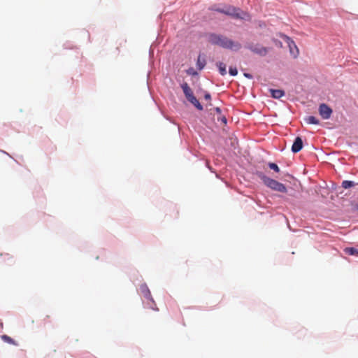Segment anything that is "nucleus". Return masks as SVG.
Masks as SVG:
<instances>
[{
    "label": "nucleus",
    "mask_w": 358,
    "mask_h": 358,
    "mask_svg": "<svg viewBox=\"0 0 358 358\" xmlns=\"http://www.w3.org/2000/svg\"><path fill=\"white\" fill-rule=\"evenodd\" d=\"M209 41L213 45H217L223 48L234 51H238L241 48V44L240 43L234 41L221 35L211 34L209 37Z\"/></svg>",
    "instance_id": "nucleus-1"
},
{
    "label": "nucleus",
    "mask_w": 358,
    "mask_h": 358,
    "mask_svg": "<svg viewBox=\"0 0 358 358\" xmlns=\"http://www.w3.org/2000/svg\"><path fill=\"white\" fill-rule=\"evenodd\" d=\"M257 176L262 180L264 184L271 189L272 190L277 191L282 193L287 192V189L285 185L274 179L267 177L263 172L257 171Z\"/></svg>",
    "instance_id": "nucleus-2"
},
{
    "label": "nucleus",
    "mask_w": 358,
    "mask_h": 358,
    "mask_svg": "<svg viewBox=\"0 0 358 358\" xmlns=\"http://www.w3.org/2000/svg\"><path fill=\"white\" fill-rule=\"evenodd\" d=\"M246 48L252 51L253 53L260 56H265L268 52V48L262 46L258 43H248L245 46Z\"/></svg>",
    "instance_id": "nucleus-3"
},
{
    "label": "nucleus",
    "mask_w": 358,
    "mask_h": 358,
    "mask_svg": "<svg viewBox=\"0 0 358 358\" xmlns=\"http://www.w3.org/2000/svg\"><path fill=\"white\" fill-rule=\"evenodd\" d=\"M141 293L143 294V296L148 299V301H150L151 302V304L150 305V307L153 309V310H158V308L156 307V304L155 303V301H153L152 298V296H151V293L149 290V289L148 288V287L146 285H141Z\"/></svg>",
    "instance_id": "nucleus-4"
},
{
    "label": "nucleus",
    "mask_w": 358,
    "mask_h": 358,
    "mask_svg": "<svg viewBox=\"0 0 358 358\" xmlns=\"http://www.w3.org/2000/svg\"><path fill=\"white\" fill-rule=\"evenodd\" d=\"M332 112V109L326 103H322L319 106V113L324 120L329 119Z\"/></svg>",
    "instance_id": "nucleus-5"
},
{
    "label": "nucleus",
    "mask_w": 358,
    "mask_h": 358,
    "mask_svg": "<svg viewBox=\"0 0 358 358\" xmlns=\"http://www.w3.org/2000/svg\"><path fill=\"white\" fill-rule=\"evenodd\" d=\"M303 148V141L301 137L298 136L295 138L292 146V151L294 153L299 152Z\"/></svg>",
    "instance_id": "nucleus-6"
},
{
    "label": "nucleus",
    "mask_w": 358,
    "mask_h": 358,
    "mask_svg": "<svg viewBox=\"0 0 358 358\" xmlns=\"http://www.w3.org/2000/svg\"><path fill=\"white\" fill-rule=\"evenodd\" d=\"M181 88L182 89L183 93L187 100L194 95L192 89L187 83H182L181 85Z\"/></svg>",
    "instance_id": "nucleus-7"
},
{
    "label": "nucleus",
    "mask_w": 358,
    "mask_h": 358,
    "mask_svg": "<svg viewBox=\"0 0 358 358\" xmlns=\"http://www.w3.org/2000/svg\"><path fill=\"white\" fill-rule=\"evenodd\" d=\"M238 9L236 8H229L227 10H219L220 12L226 13L227 15H234L239 18H243V17L241 16L239 13H238Z\"/></svg>",
    "instance_id": "nucleus-8"
},
{
    "label": "nucleus",
    "mask_w": 358,
    "mask_h": 358,
    "mask_svg": "<svg viewBox=\"0 0 358 358\" xmlns=\"http://www.w3.org/2000/svg\"><path fill=\"white\" fill-rule=\"evenodd\" d=\"M271 95L273 98L280 99L285 95V92L281 90H269Z\"/></svg>",
    "instance_id": "nucleus-9"
},
{
    "label": "nucleus",
    "mask_w": 358,
    "mask_h": 358,
    "mask_svg": "<svg viewBox=\"0 0 358 358\" xmlns=\"http://www.w3.org/2000/svg\"><path fill=\"white\" fill-rule=\"evenodd\" d=\"M188 101L192 103L198 110H202L203 106L199 103V101L197 100V99L193 95L191 98L188 99Z\"/></svg>",
    "instance_id": "nucleus-10"
},
{
    "label": "nucleus",
    "mask_w": 358,
    "mask_h": 358,
    "mask_svg": "<svg viewBox=\"0 0 358 358\" xmlns=\"http://www.w3.org/2000/svg\"><path fill=\"white\" fill-rule=\"evenodd\" d=\"M345 252L349 255L358 256V250L355 248H346L344 250Z\"/></svg>",
    "instance_id": "nucleus-11"
},
{
    "label": "nucleus",
    "mask_w": 358,
    "mask_h": 358,
    "mask_svg": "<svg viewBox=\"0 0 358 358\" xmlns=\"http://www.w3.org/2000/svg\"><path fill=\"white\" fill-rule=\"evenodd\" d=\"M217 66L219 69V71L222 76L227 74L226 65L222 62H218Z\"/></svg>",
    "instance_id": "nucleus-12"
},
{
    "label": "nucleus",
    "mask_w": 358,
    "mask_h": 358,
    "mask_svg": "<svg viewBox=\"0 0 358 358\" xmlns=\"http://www.w3.org/2000/svg\"><path fill=\"white\" fill-rule=\"evenodd\" d=\"M305 120L308 124H318L320 122L319 120L314 116H308L305 119Z\"/></svg>",
    "instance_id": "nucleus-13"
},
{
    "label": "nucleus",
    "mask_w": 358,
    "mask_h": 358,
    "mask_svg": "<svg viewBox=\"0 0 358 358\" xmlns=\"http://www.w3.org/2000/svg\"><path fill=\"white\" fill-rule=\"evenodd\" d=\"M206 64V62L204 59H201V56L199 55L197 59V63L196 65L199 70H201Z\"/></svg>",
    "instance_id": "nucleus-14"
},
{
    "label": "nucleus",
    "mask_w": 358,
    "mask_h": 358,
    "mask_svg": "<svg viewBox=\"0 0 358 358\" xmlns=\"http://www.w3.org/2000/svg\"><path fill=\"white\" fill-rule=\"evenodd\" d=\"M289 49H290V52L292 53H294L293 52V49L294 48V49L296 50V54L294 55V57H296L298 55H299V50L295 44V43L293 41H291L290 43H289Z\"/></svg>",
    "instance_id": "nucleus-15"
},
{
    "label": "nucleus",
    "mask_w": 358,
    "mask_h": 358,
    "mask_svg": "<svg viewBox=\"0 0 358 358\" xmlns=\"http://www.w3.org/2000/svg\"><path fill=\"white\" fill-rule=\"evenodd\" d=\"M355 185V182L350 180H344L342 182V187L345 189L350 188L351 187H353Z\"/></svg>",
    "instance_id": "nucleus-16"
},
{
    "label": "nucleus",
    "mask_w": 358,
    "mask_h": 358,
    "mask_svg": "<svg viewBox=\"0 0 358 358\" xmlns=\"http://www.w3.org/2000/svg\"><path fill=\"white\" fill-rule=\"evenodd\" d=\"M268 167L271 169L273 170L274 171H275L277 173L280 172V169H279L278 166L276 164L273 163V162H270V163H268Z\"/></svg>",
    "instance_id": "nucleus-17"
},
{
    "label": "nucleus",
    "mask_w": 358,
    "mask_h": 358,
    "mask_svg": "<svg viewBox=\"0 0 358 358\" xmlns=\"http://www.w3.org/2000/svg\"><path fill=\"white\" fill-rule=\"evenodd\" d=\"M1 256H3V258L5 260H9L12 264L15 263V260L13 259V257L10 255L8 253L1 254Z\"/></svg>",
    "instance_id": "nucleus-18"
},
{
    "label": "nucleus",
    "mask_w": 358,
    "mask_h": 358,
    "mask_svg": "<svg viewBox=\"0 0 358 358\" xmlns=\"http://www.w3.org/2000/svg\"><path fill=\"white\" fill-rule=\"evenodd\" d=\"M229 74H230L231 76H236V75H237V73H238V70H237V69H236V67H231H231L229 68Z\"/></svg>",
    "instance_id": "nucleus-19"
},
{
    "label": "nucleus",
    "mask_w": 358,
    "mask_h": 358,
    "mask_svg": "<svg viewBox=\"0 0 358 358\" xmlns=\"http://www.w3.org/2000/svg\"><path fill=\"white\" fill-rule=\"evenodd\" d=\"M217 120L218 121H220L221 122H222L224 124H226L227 122V118L224 115H222L220 117H217Z\"/></svg>",
    "instance_id": "nucleus-20"
},
{
    "label": "nucleus",
    "mask_w": 358,
    "mask_h": 358,
    "mask_svg": "<svg viewBox=\"0 0 358 358\" xmlns=\"http://www.w3.org/2000/svg\"><path fill=\"white\" fill-rule=\"evenodd\" d=\"M2 338L3 339V341L5 342H7V343H13L11 337L6 336V337H2Z\"/></svg>",
    "instance_id": "nucleus-21"
},
{
    "label": "nucleus",
    "mask_w": 358,
    "mask_h": 358,
    "mask_svg": "<svg viewBox=\"0 0 358 358\" xmlns=\"http://www.w3.org/2000/svg\"><path fill=\"white\" fill-rule=\"evenodd\" d=\"M204 98L206 100H210V94L209 93H206L204 95Z\"/></svg>",
    "instance_id": "nucleus-22"
},
{
    "label": "nucleus",
    "mask_w": 358,
    "mask_h": 358,
    "mask_svg": "<svg viewBox=\"0 0 358 358\" xmlns=\"http://www.w3.org/2000/svg\"><path fill=\"white\" fill-rule=\"evenodd\" d=\"M187 72L189 74L192 75H195L196 73L193 69H189Z\"/></svg>",
    "instance_id": "nucleus-23"
},
{
    "label": "nucleus",
    "mask_w": 358,
    "mask_h": 358,
    "mask_svg": "<svg viewBox=\"0 0 358 358\" xmlns=\"http://www.w3.org/2000/svg\"><path fill=\"white\" fill-rule=\"evenodd\" d=\"M244 76L248 78H250V79H251L252 78V75L250 74V73H244Z\"/></svg>",
    "instance_id": "nucleus-24"
},
{
    "label": "nucleus",
    "mask_w": 358,
    "mask_h": 358,
    "mask_svg": "<svg viewBox=\"0 0 358 358\" xmlns=\"http://www.w3.org/2000/svg\"><path fill=\"white\" fill-rule=\"evenodd\" d=\"M215 110L217 113L220 114L221 113V109L219 107H216L215 108Z\"/></svg>",
    "instance_id": "nucleus-25"
}]
</instances>
